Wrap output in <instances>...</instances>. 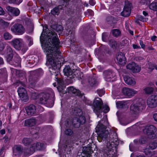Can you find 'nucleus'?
<instances>
[{"label": "nucleus", "mask_w": 157, "mask_h": 157, "mask_svg": "<svg viewBox=\"0 0 157 157\" xmlns=\"http://www.w3.org/2000/svg\"><path fill=\"white\" fill-rule=\"evenodd\" d=\"M11 72L13 74H15L16 75L19 77L21 76L20 75H19L20 74L21 71L20 70H18L13 68H11Z\"/></svg>", "instance_id": "nucleus-45"}, {"label": "nucleus", "mask_w": 157, "mask_h": 157, "mask_svg": "<svg viewBox=\"0 0 157 157\" xmlns=\"http://www.w3.org/2000/svg\"><path fill=\"white\" fill-rule=\"evenodd\" d=\"M4 148L2 147L0 150V157H3L4 155L3 154V151L4 150Z\"/></svg>", "instance_id": "nucleus-64"}, {"label": "nucleus", "mask_w": 157, "mask_h": 157, "mask_svg": "<svg viewBox=\"0 0 157 157\" xmlns=\"http://www.w3.org/2000/svg\"><path fill=\"white\" fill-rule=\"evenodd\" d=\"M117 107L118 108L126 107L128 106L127 104L123 101H118L116 102Z\"/></svg>", "instance_id": "nucleus-35"}, {"label": "nucleus", "mask_w": 157, "mask_h": 157, "mask_svg": "<svg viewBox=\"0 0 157 157\" xmlns=\"http://www.w3.org/2000/svg\"><path fill=\"white\" fill-rule=\"evenodd\" d=\"M45 147V145L43 143H37L33 144L30 148L32 153H33L36 150H43Z\"/></svg>", "instance_id": "nucleus-10"}, {"label": "nucleus", "mask_w": 157, "mask_h": 157, "mask_svg": "<svg viewBox=\"0 0 157 157\" xmlns=\"http://www.w3.org/2000/svg\"><path fill=\"white\" fill-rule=\"evenodd\" d=\"M147 140V138L146 136H142L139 140L136 139L134 140V142L135 144H145Z\"/></svg>", "instance_id": "nucleus-30"}, {"label": "nucleus", "mask_w": 157, "mask_h": 157, "mask_svg": "<svg viewBox=\"0 0 157 157\" xmlns=\"http://www.w3.org/2000/svg\"><path fill=\"white\" fill-rule=\"evenodd\" d=\"M144 133L147 134L148 137L151 139H153L156 136V128L152 125L146 126L142 129Z\"/></svg>", "instance_id": "nucleus-6"}, {"label": "nucleus", "mask_w": 157, "mask_h": 157, "mask_svg": "<svg viewBox=\"0 0 157 157\" xmlns=\"http://www.w3.org/2000/svg\"><path fill=\"white\" fill-rule=\"evenodd\" d=\"M37 109H36L35 105H30L25 108V110L27 114L29 115H34L37 111Z\"/></svg>", "instance_id": "nucleus-20"}, {"label": "nucleus", "mask_w": 157, "mask_h": 157, "mask_svg": "<svg viewBox=\"0 0 157 157\" xmlns=\"http://www.w3.org/2000/svg\"><path fill=\"white\" fill-rule=\"evenodd\" d=\"M97 82V81L94 77L90 78L89 79V83L92 86H96Z\"/></svg>", "instance_id": "nucleus-44"}, {"label": "nucleus", "mask_w": 157, "mask_h": 157, "mask_svg": "<svg viewBox=\"0 0 157 157\" xmlns=\"http://www.w3.org/2000/svg\"><path fill=\"white\" fill-rule=\"evenodd\" d=\"M124 79L125 83L129 85L134 86L136 84V81L134 78L128 76H125Z\"/></svg>", "instance_id": "nucleus-23"}, {"label": "nucleus", "mask_w": 157, "mask_h": 157, "mask_svg": "<svg viewBox=\"0 0 157 157\" xmlns=\"http://www.w3.org/2000/svg\"><path fill=\"white\" fill-rule=\"evenodd\" d=\"M13 33L18 35H21L25 32V29L23 25L20 24H15L11 28Z\"/></svg>", "instance_id": "nucleus-7"}, {"label": "nucleus", "mask_w": 157, "mask_h": 157, "mask_svg": "<svg viewBox=\"0 0 157 157\" xmlns=\"http://www.w3.org/2000/svg\"><path fill=\"white\" fill-rule=\"evenodd\" d=\"M62 8V6H59L58 7H55L51 10V13L53 15H58L59 10H61Z\"/></svg>", "instance_id": "nucleus-31"}, {"label": "nucleus", "mask_w": 157, "mask_h": 157, "mask_svg": "<svg viewBox=\"0 0 157 157\" xmlns=\"http://www.w3.org/2000/svg\"><path fill=\"white\" fill-rule=\"evenodd\" d=\"M63 26L60 25L57 26L56 27V30L57 32H61L63 30Z\"/></svg>", "instance_id": "nucleus-54"}, {"label": "nucleus", "mask_w": 157, "mask_h": 157, "mask_svg": "<svg viewBox=\"0 0 157 157\" xmlns=\"http://www.w3.org/2000/svg\"><path fill=\"white\" fill-rule=\"evenodd\" d=\"M6 10L8 13L14 16H18L20 13V11L18 9L9 6H7Z\"/></svg>", "instance_id": "nucleus-14"}, {"label": "nucleus", "mask_w": 157, "mask_h": 157, "mask_svg": "<svg viewBox=\"0 0 157 157\" xmlns=\"http://www.w3.org/2000/svg\"><path fill=\"white\" fill-rule=\"evenodd\" d=\"M9 25V23L5 21L2 19H0V27L3 28L7 27Z\"/></svg>", "instance_id": "nucleus-40"}, {"label": "nucleus", "mask_w": 157, "mask_h": 157, "mask_svg": "<svg viewBox=\"0 0 157 157\" xmlns=\"http://www.w3.org/2000/svg\"><path fill=\"white\" fill-rule=\"evenodd\" d=\"M40 104L45 105L48 107H52L54 105V102L52 100L50 99H40Z\"/></svg>", "instance_id": "nucleus-13"}, {"label": "nucleus", "mask_w": 157, "mask_h": 157, "mask_svg": "<svg viewBox=\"0 0 157 157\" xmlns=\"http://www.w3.org/2000/svg\"><path fill=\"white\" fill-rule=\"evenodd\" d=\"M109 38V34L107 33H103L102 34V39L103 41L107 42Z\"/></svg>", "instance_id": "nucleus-46"}, {"label": "nucleus", "mask_w": 157, "mask_h": 157, "mask_svg": "<svg viewBox=\"0 0 157 157\" xmlns=\"http://www.w3.org/2000/svg\"><path fill=\"white\" fill-rule=\"evenodd\" d=\"M56 81H57V89L58 91L60 93H65L63 92V90L65 87V86L63 84V81L61 79L59 78H56Z\"/></svg>", "instance_id": "nucleus-19"}, {"label": "nucleus", "mask_w": 157, "mask_h": 157, "mask_svg": "<svg viewBox=\"0 0 157 157\" xmlns=\"http://www.w3.org/2000/svg\"><path fill=\"white\" fill-rule=\"evenodd\" d=\"M116 87L117 86H115L113 87L112 92L113 97H116L119 95L120 94V90L119 89H116Z\"/></svg>", "instance_id": "nucleus-34"}, {"label": "nucleus", "mask_w": 157, "mask_h": 157, "mask_svg": "<svg viewBox=\"0 0 157 157\" xmlns=\"http://www.w3.org/2000/svg\"><path fill=\"white\" fill-rule=\"evenodd\" d=\"M32 141V140L30 138H25L23 140L22 142L25 145L27 146L29 145Z\"/></svg>", "instance_id": "nucleus-42"}, {"label": "nucleus", "mask_w": 157, "mask_h": 157, "mask_svg": "<svg viewBox=\"0 0 157 157\" xmlns=\"http://www.w3.org/2000/svg\"><path fill=\"white\" fill-rule=\"evenodd\" d=\"M43 118L41 117H40L37 118L36 120L35 119L32 118L30 119H27V122H30L31 126L35 125L36 123L39 124L42 123L44 121Z\"/></svg>", "instance_id": "nucleus-21"}, {"label": "nucleus", "mask_w": 157, "mask_h": 157, "mask_svg": "<svg viewBox=\"0 0 157 157\" xmlns=\"http://www.w3.org/2000/svg\"><path fill=\"white\" fill-rule=\"evenodd\" d=\"M127 69L132 71L133 73H138L141 70L140 67L134 62L129 63L126 66Z\"/></svg>", "instance_id": "nucleus-9"}, {"label": "nucleus", "mask_w": 157, "mask_h": 157, "mask_svg": "<svg viewBox=\"0 0 157 157\" xmlns=\"http://www.w3.org/2000/svg\"><path fill=\"white\" fill-rule=\"evenodd\" d=\"M67 31H68L69 32V33H68V34L69 35H70L71 36H72V37H73L74 36V34H75V33L74 32L72 31V30H67Z\"/></svg>", "instance_id": "nucleus-59"}, {"label": "nucleus", "mask_w": 157, "mask_h": 157, "mask_svg": "<svg viewBox=\"0 0 157 157\" xmlns=\"http://www.w3.org/2000/svg\"><path fill=\"white\" fill-rule=\"evenodd\" d=\"M7 44L5 42H0V51H2Z\"/></svg>", "instance_id": "nucleus-50"}, {"label": "nucleus", "mask_w": 157, "mask_h": 157, "mask_svg": "<svg viewBox=\"0 0 157 157\" xmlns=\"http://www.w3.org/2000/svg\"><path fill=\"white\" fill-rule=\"evenodd\" d=\"M147 103L149 107H155L157 105V99H147Z\"/></svg>", "instance_id": "nucleus-28"}, {"label": "nucleus", "mask_w": 157, "mask_h": 157, "mask_svg": "<svg viewBox=\"0 0 157 157\" xmlns=\"http://www.w3.org/2000/svg\"><path fill=\"white\" fill-rule=\"evenodd\" d=\"M130 111L132 113H138L140 110V108L137 105H132L130 107Z\"/></svg>", "instance_id": "nucleus-32"}, {"label": "nucleus", "mask_w": 157, "mask_h": 157, "mask_svg": "<svg viewBox=\"0 0 157 157\" xmlns=\"http://www.w3.org/2000/svg\"><path fill=\"white\" fill-rule=\"evenodd\" d=\"M98 129V140L99 142H102V141H105L106 144V147L104 150V155L105 157H116V153L113 152V148H115L116 146L118 145L120 141L117 138V134L114 132L113 133L115 135V137H113L111 140L108 136L109 132L108 130H106V127L102 124H101L100 123H99L96 128Z\"/></svg>", "instance_id": "nucleus-2"}, {"label": "nucleus", "mask_w": 157, "mask_h": 157, "mask_svg": "<svg viewBox=\"0 0 157 157\" xmlns=\"http://www.w3.org/2000/svg\"><path fill=\"white\" fill-rule=\"evenodd\" d=\"M149 8L153 10H157V2L152 3L149 6Z\"/></svg>", "instance_id": "nucleus-43"}, {"label": "nucleus", "mask_w": 157, "mask_h": 157, "mask_svg": "<svg viewBox=\"0 0 157 157\" xmlns=\"http://www.w3.org/2000/svg\"><path fill=\"white\" fill-rule=\"evenodd\" d=\"M44 32H43L40 37V40L43 45L44 52L47 56V62L51 66L50 68V72L54 73L53 70L56 71L59 68L61 63L60 60L63 59L62 54L60 51V46L59 39L57 34L54 31H49L46 34L48 37L45 43Z\"/></svg>", "instance_id": "nucleus-1"}, {"label": "nucleus", "mask_w": 157, "mask_h": 157, "mask_svg": "<svg viewBox=\"0 0 157 157\" xmlns=\"http://www.w3.org/2000/svg\"><path fill=\"white\" fill-rule=\"evenodd\" d=\"M132 47L134 49H140V47L137 44H133L132 45Z\"/></svg>", "instance_id": "nucleus-58"}, {"label": "nucleus", "mask_w": 157, "mask_h": 157, "mask_svg": "<svg viewBox=\"0 0 157 157\" xmlns=\"http://www.w3.org/2000/svg\"><path fill=\"white\" fill-rule=\"evenodd\" d=\"M73 113L76 116L74 118L72 121L74 127L77 128L79 127L80 125L83 124L85 123L86 118L82 115V112L80 109L76 108Z\"/></svg>", "instance_id": "nucleus-4"}, {"label": "nucleus", "mask_w": 157, "mask_h": 157, "mask_svg": "<svg viewBox=\"0 0 157 157\" xmlns=\"http://www.w3.org/2000/svg\"><path fill=\"white\" fill-rule=\"evenodd\" d=\"M73 76L71 78H78V80L82 79L83 77V73L80 71L76 69L73 70V74H72Z\"/></svg>", "instance_id": "nucleus-24"}, {"label": "nucleus", "mask_w": 157, "mask_h": 157, "mask_svg": "<svg viewBox=\"0 0 157 157\" xmlns=\"http://www.w3.org/2000/svg\"><path fill=\"white\" fill-rule=\"evenodd\" d=\"M68 91L70 94L72 93L75 94V95L78 96V97L82 98H85L84 94H82L81 92L79 90H78L73 87H70L68 88Z\"/></svg>", "instance_id": "nucleus-18"}, {"label": "nucleus", "mask_w": 157, "mask_h": 157, "mask_svg": "<svg viewBox=\"0 0 157 157\" xmlns=\"http://www.w3.org/2000/svg\"><path fill=\"white\" fill-rule=\"evenodd\" d=\"M138 19L139 20L142 21L143 22L146 21V19L144 17L141 15L138 16Z\"/></svg>", "instance_id": "nucleus-56"}, {"label": "nucleus", "mask_w": 157, "mask_h": 157, "mask_svg": "<svg viewBox=\"0 0 157 157\" xmlns=\"http://www.w3.org/2000/svg\"><path fill=\"white\" fill-rule=\"evenodd\" d=\"M144 151L147 155H149L150 157H157V154L155 153V151L151 152L150 151H148L147 148L144 149Z\"/></svg>", "instance_id": "nucleus-33"}, {"label": "nucleus", "mask_w": 157, "mask_h": 157, "mask_svg": "<svg viewBox=\"0 0 157 157\" xmlns=\"http://www.w3.org/2000/svg\"><path fill=\"white\" fill-rule=\"evenodd\" d=\"M22 40L21 39H14L11 41V44L15 49L19 50L21 48Z\"/></svg>", "instance_id": "nucleus-11"}, {"label": "nucleus", "mask_w": 157, "mask_h": 157, "mask_svg": "<svg viewBox=\"0 0 157 157\" xmlns=\"http://www.w3.org/2000/svg\"><path fill=\"white\" fill-rule=\"evenodd\" d=\"M5 12L3 8L0 6V15H3L5 14Z\"/></svg>", "instance_id": "nucleus-63"}, {"label": "nucleus", "mask_w": 157, "mask_h": 157, "mask_svg": "<svg viewBox=\"0 0 157 157\" xmlns=\"http://www.w3.org/2000/svg\"><path fill=\"white\" fill-rule=\"evenodd\" d=\"M25 37L26 40L29 42V46L32 45L33 44V40L32 37L27 35Z\"/></svg>", "instance_id": "nucleus-48"}, {"label": "nucleus", "mask_w": 157, "mask_h": 157, "mask_svg": "<svg viewBox=\"0 0 157 157\" xmlns=\"http://www.w3.org/2000/svg\"><path fill=\"white\" fill-rule=\"evenodd\" d=\"M157 147V143L151 142L149 144V148L152 150L155 148Z\"/></svg>", "instance_id": "nucleus-47"}, {"label": "nucleus", "mask_w": 157, "mask_h": 157, "mask_svg": "<svg viewBox=\"0 0 157 157\" xmlns=\"http://www.w3.org/2000/svg\"><path fill=\"white\" fill-rule=\"evenodd\" d=\"M23 0H10L11 2L17 4L21 3Z\"/></svg>", "instance_id": "nucleus-55"}, {"label": "nucleus", "mask_w": 157, "mask_h": 157, "mask_svg": "<svg viewBox=\"0 0 157 157\" xmlns=\"http://www.w3.org/2000/svg\"><path fill=\"white\" fill-rule=\"evenodd\" d=\"M109 44L113 48H116L117 47V42L113 39L110 40L109 42Z\"/></svg>", "instance_id": "nucleus-39"}, {"label": "nucleus", "mask_w": 157, "mask_h": 157, "mask_svg": "<svg viewBox=\"0 0 157 157\" xmlns=\"http://www.w3.org/2000/svg\"><path fill=\"white\" fill-rule=\"evenodd\" d=\"M19 96L20 98H27L26 90L23 87H19L17 90Z\"/></svg>", "instance_id": "nucleus-25"}, {"label": "nucleus", "mask_w": 157, "mask_h": 157, "mask_svg": "<svg viewBox=\"0 0 157 157\" xmlns=\"http://www.w3.org/2000/svg\"><path fill=\"white\" fill-rule=\"evenodd\" d=\"M97 93L100 97H101L105 93V90L103 89L98 90H97Z\"/></svg>", "instance_id": "nucleus-51"}, {"label": "nucleus", "mask_w": 157, "mask_h": 157, "mask_svg": "<svg viewBox=\"0 0 157 157\" xmlns=\"http://www.w3.org/2000/svg\"><path fill=\"white\" fill-rule=\"evenodd\" d=\"M27 119L25 121L24 123V125L26 126H31V124L30 122H27Z\"/></svg>", "instance_id": "nucleus-62"}, {"label": "nucleus", "mask_w": 157, "mask_h": 157, "mask_svg": "<svg viewBox=\"0 0 157 157\" xmlns=\"http://www.w3.org/2000/svg\"><path fill=\"white\" fill-rule=\"evenodd\" d=\"M63 72L64 75L67 76V77L71 78V77H73L72 75L73 70H72L69 66H66L63 70Z\"/></svg>", "instance_id": "nucleus-27"}, {"label": "nucleus", "mask_w": 157, "mask_h": 157, "mask_svg": "<svg viewBox=\"0 0 157 157\" xmlns=\"http://www.w3.org/2000/svg\"><path fill=\"white\" fill-rule=\"evenodd\" d=\"M92 105L94 107V111L96 113L98 117L99 116L98 113L102 112L106 113L110 110L107 104H104L101 99H99L98 100L95 99Z\"/></svg>", "instance_id": "nucleus-3"}, {"label": "nucleus", "mask_w": 157, "mask_h": 157, "mask_svg": "<svg viewBox=\"0 0 157 157\" xmlns=\"http://www.w3.org/2000/svg\"><path fill=\"white\" fill-rule=\"evenodd\" d=\"M72 20L71 19H68V20L67 21V25H68V26H69V24H71V25H72L73 24H74L75 22L74 21H72Z\"/></svg>", "instance_id": "nucleus-57"}, {"label": "nucleus", "mask_w": 157, "mask_h": 157, "mask_svg": "<svg viewBox=\"0 0 157 157\" xmlns=\"http://www.w3.org/2000/svg\"><path fill=\"white\" fill-rule=\"evenodd\" d=\"M112 34L115 37H117L121 35V32L119 29H113L112 31Z\"/></svg>", "instance_id": "nucleus-37"}, {"label": "nucleus", "mask_w": 157, "mask_h": 157, "mask_svg": "<svg viewBox=\"0 0 157 157\" xmlns=\"http://www.w3.org/2000/svg\"><path fill=\"white\" fill-rule=\"evenodd\" d=\"M13 157H20L22 149L20 145H15L13 147Z\"/></svg>", "instance_id": "nucleus-16"}, {"label": "nucleus", "mask_w": 157, "mask_h": 157, "mask_svg": "<svg viewBox=\"0 0 157 157\" xmlns=\"http://www.w3.org/2000/svg\"><path fill=\"white\" fill-rule=\"evenodd\" d=\"M103 74L105 79L106 81H110L112 78H115L116 76L115 73L111 70L105 71Z\"/></svg>", "instance_id": "nucleus-12"}, {"label": "nucleus", "mask_w": 157, "mask_h": 157, "mask_svg": "<svg viewBox=\"0 0 157 157\" xmlns=\"http://www.w3.org/2000/svg\"><path fill=\"white\" fill-rule=\"evenodd\" d=\"M65 133L67 135H71L72 134L73 132L71 129H67L65 131Z\"/></svg>", "instance_id": "nucleus-53"}, {"label": "nucleus", "mask_w": 157, "mask_h": 157, "mask_svg": "<svg viewBox=\"0 0 157 157\" xmlns=\"http://www.w3.org/2000/svg\"><path fill=\"white\" fill-rule=\"evenodd\" d=\"M6 54L7 56V59L8 61H10L12 59L13 56V52L11 47L9 45L6 46Z\"/></svg>", "instance_id": "nucleus-26"}, {"label": "nucleus", "mask_w": 157, "mask_h": 157, "mask_svg": "<svg viewBox=\"0 0 157 157\" xmlns=\"http://www.w3.org/2000/svg\"><path fill=\"white\" fill-rule=\"evenodd\" d=\"M32 98H54L55 94L53 90L49 89L46 92L41 93L39 95L36 92L32 93Z\"/></svg>", "instance_id": "nucleus-5"}, {"label": "nucleus", "mask_w": 157, "mask_h": 157, "mask_svg": "<svg viewBox=\"0 0 157 157\" xmlns=\"http://www.w3.org/2000/svg\"><path fill=\"white\" fill-rule=\"evenodd\" d=\"M59 153L60 157H66V155H65V156H64V154L62 153V151H61L60 149H59Z\"/></svg>", "instance_id": "nucleus-60"}, {"label": "nucleus", "mask_w": 157, "mask_h": 157, "mask_svg": "<svg viewBox=\"0 0 157 157\" xmlns=\"http://www.w3.org/2000/svg\"><path fill=\"white\" fill-rule=\"evenodd\" d=\"M144 90L146 94H150L153 92L154 88L151 87L147 86L145 87Z\"/></svg>", "instance_id": "nucleus-36"}, {"label": "nucleus", "mask_w": 157, "mask_h": 157, "mask_svg": "<svg viewBox=\"0 0 157 157\" xmlns=\"http://www.w3.org/2000/svg\"><path fill=\"white\" fill-rule=\"evenodd\" d=\"M147 67L149 69L150 71H152L154 68V66L153 64L151 63H148L147 64Z\"/></svg>", "instance_id": "nucleus-49"}, {"label": "nucleus", "mask_w": 157, "mask_h": 157, "mask_svg": "<svg viewBox=\"0 0 157 157\" xmlns=\"http://www.w3.org/2000/svg\"><path fill=\"white\" fill-rule=\"evenodd\" d=\"M131 3L128 1H125L123 10L121 13V15L124 17L128 16L131 13Z\"/></svg>", "instance_id": "nucleus-8"}, {"label": "nucleus", "mask_w": 157, "mask_h": 157, "mask_svg": "<svg viewBox=\"0 0 157 157\" xmlns=\"http://www.w3.org/2000/svg\"><path fill=\"white\" fill-rule=\"evenodd\" d=\"M89 3L90 5L93 6L95 4L96 2L94 0H90Z\"/></svg>", "instance_id": "nucleus-61"}, {"label": "nucleus", "mask_w": 157, "mask_h": 157, "mask_svg": "<svg viewBox=\"0 0 157 157\" xmlns=\"http://www.w3.org/2000/svg\"><path fill=\"white\" fill-rule=\"evenodd\" d=\"M3 36L4 39L6 40H10L12 38V35L7 32H5Z\"/></svg>", "instance_id": "nucleus-41"}, {"label": "nucleus", "mask_w": 157, "mask_h": 157, "mask_svg": "<svg viewBox=\"0 0 157 157\" xmlns=\"http://www.w3.org/2000/svg\"><path fill=\"white\" fill-rule=\"evenodd\" d=\"M91 148L92 147H91L90 146L83 147L82 149L83 154L85 155L86 157H91V154L93 152Z\"/></svg>", "instance_id": "nucleus-22"}, {"label": "nucleus", "mask_w": 157, "mask_h": 157, "mask_svg": "<svg viewBox=\"0 0 157 157\" xmlns=\"http://www.w3.org/2000/svg\"><path fill=\"white\" fill-rule=\"evenodd\" d=\"M9 61H10L11 63H13V65L17 67L19 66L20 64L21 59L19 57H14L13 58V57L11 60Z\"/></svg>", "instance_id": "nucleus-29"}, {"label": "nucleus", "mask_w": 157, "mask_h": 157, "mask_svg": "<svg viewBox=\"0 0 157 157\" xmlns=\"http://www.w3.org/2000/svg\"><path fill=\"white\" fill-rule=\"evenodd\" d=\"M67 14L69 16L74 17L76 15V10L73 9H69L67 11Z\"/></svg>", "instance_id": "nucleus-38"}, {"label": "nucleus", "mask_w": 157, "mask_h": 157, "mask_svg": "<svg viewBox=\"0 0 157 157\" xmlns=\"http://www.w3.org/2000/svg\"><path fill=\"white\" fill-rule=\"evenodd\" d=\"M66 147H64L65 149L64 150L65 152L64 153H67V155H68L69 154H70L71 152V149L70 148H68V147H69L68 145H66Z\"/></svg>", "instance_id": "nucleus-52"}, {"label": "nucleus", "mask_w": 157, "mask_h": 157, "mask_svg": "<svg viewBox=\"0 0 157 157\" xmlns=\"http://www.w3.org/2000/svg\"><path fill=\"white\" fill-rule=\"evenodd\" d=\"M122 92L124 95L132 96L137 93V91L134 90L126 87H124L122 89Z\"/></svg>", "instance_id": "nucleus-17"}, {"label": "nucleus", "mask_w": 157, "mask_h": 157, "mask_svg": "<svg viewBox=\"0 0 157 157\" xmlns=\"http://www.w3.org/2000/svg\"><path fill=\"white\" fill-rule=\"evenodd\" d=\"M116 59L118 63L122 65H124L126 63L124 55L121 52L118 53L116 55Z\"/></svg>", "instance_id": "nucleus-15"}]
</instances>
